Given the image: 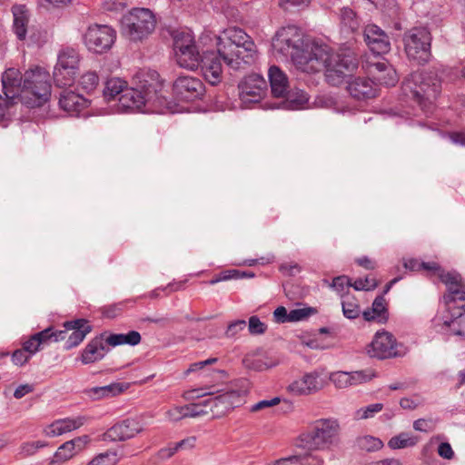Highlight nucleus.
<instances>
[{
  "instance_id": "nucleus-1",
  "label": "nucleus",
  "mask_w": 465,
  "mask_h": 465,
  "mask_svg": "<svg viewBox=\"0 0 465 465\" xmlns=\"http://www.w3.org/2000/svg\"><path fill=\"white\" fill-rule=\"evenodd\" d=\"M274 55L291 59L296 69L304 73L325 70L326 81L339 85L356 69L357 62L351 54H336L322 41H304L302 31L295 25L280 28L272 39Z\"/></svg>"
},
{
  "instance_id": "nucleus-2",
  "label": "nucleus",
  "mask_w": 465,
  "mask_h": 465,
  "mask_svg": "<svg viewBox=\"0 0 465 465\" xmlns=\"http://www.w3.org/2000/svg\"><path fill=\"white\" fill-rule=\"evenodd\" d=\"M217 51H203L200 61L204 79L215 85L222 81L223 63L232 70H239L252 64L256 56V45L243 30L229 27L221 35H214Z\"/></svg>"
},
{
  "instance_id": "nucleus-3",
  "label": "nucleus",
  "mask_w": 465,
  "mask_h": 465,
  "mask_svg": "<svg viewBox=\"0 0 465 465\" xmlns=\"http://www.w3.org/2000/svg\"><path fill=\"white\" fill-rule=\"evenodd\" d=\"M140 85L136 88H125L115 104L117 113L144 112L162 113L168 102L163 84L156 71L142 73Z\"/></svg>"
},
{
  "instance_id": "nucleus-4",
  "label": "nucleus",
  "mask_w": 465,
  "mask_h": 465,
  "mask_svg": "<svg viewBox=\"0 0 465 465\" xmlns=\"http://www.w3.org/2000/svg\"><path fill=\"white\" fill-rule=\"evenodd\" d=\"M440 90V79L433 71L412 73L402 84L404 95L412 99L425 114L432 112Z\"/></svg>"
},
{
  "instance_id": "nucleus-5",
  "label": "nucleus",
  "mask_w": 465,
  "mask_h": 465,
  "mask_svg": "<svg viewBox=\"0 0 465 465\" xmlns=\"http://www.w3.org/2000/svg\"><path fill=\"white\" fill-rule=\"evenodd\" d=\"M341 427L337 420L320 419L300 436L298 447L312 450H329L340 443Z\"/></svg>"
},
{
  "instance_id": "nucleus-6",
  "label": "nucleus",
  "mask_w": 465,
  "mask_h": 465,
  "mask_svg": "<svg viewBox=\"0 0 465 465\" xmlns=\"http://www.w3.org/2000/svg\"><path fill=\"white\" fill-rule=\"evenodd\" d=\"M121 34L132 43H142L154 31L156 17L152 10L134 7L121 18Z\"/></svg>"
},
{
  "instance_id": "nucleus-7",
  "label": "nucleus",
  "mask_w": 465,
  "mask_h": 465,
  "mask_svg": "<svg viewBox=\"0 0 465 465\" xmlns=\"http://www.w3.org/2000/svg\"><path fill=\"white\" fill-rule=\"evenodd\" d=\"M23 89L25 95L31 94L33 96L32 101L27 102L29 106L42 105L51 95L49 73L41 67L26 71L24 75Z\"/></svg>"
},
{
  "instance_id": "nucleus-8",
  "label": "nucleus",
  "mask_w": 465,
  "mask_h": 465,
  "mask_svg": "<svg viewBox=\"0 0 465 465\" xmlns=\"http://www.w3.org/2000/svg\"><path fill=\"white\" fill-rule=\"evenodd\" d=\"M430 31L426 27H414L404 34L405 53L410 60L418 64L426 63L430 56Z\"/></svg>"
},
{
  "instance_id": "nucleus-9",
  "label": "nucleus",
  "mask_w": 465,
  "mask_h": 465,
  "mask_svg": "<svg viewBox=\"0 0 465 465\" xmlns=\"http://www.w3.org/2000/svg\"><path fill=\"white\" fill-rule=\"evenodd\" d=\"M203 396H208L205 399V403L215 418L224 416L241 403L240 394L234 391H226L217 396H211V392H207L203 389H195L184 393L186 400L200 399Z\"/></svg>"
},
{
  "instance_id": "nucleus-10",
  "label": "nucleus",
  "mask_w": 465,
  "mask_h": 465,
  "mask_svg": "<svg viewBox=\"0 0 465 465\" xmlns=\"http://www.w3.org/2000/svg\"><path fill=\"white\" fill-rule=\"evenodd\" d=\"M440 281L447 286L448 293L443 296V301L452 320L465 314V304L456 305L457 301H465V288L461 276L457 272H448L440 274Z\"/></svg>"
},
{
  "instance_id": "nucleus-11",
  "label": "nucleus",
  "mask_w": 465,
  "mask_h": 465,
  "mask_svg": "<svg viewBox=\"0 0 465 465\" xmlns=\"http://www.w3.org/2000/svg\"><path fill=\"white\" fill-rule=\"evenodd\" d=\"M116 40V31L110 25L94 24L83 35L86 48L94 54H103L112 48Z\"/></svg>"
},
{
  "instance_id": "nucleus-12",
  "label": "nucleus",
  "mask_w": 465,
  "mask_h": 465,
  "mask_svg": "<svg viewBox=\"0 0 465 465\" xmlns=\"http://www.w3.org/2000/svg\"><path fill=\"white\" fill-rule=\"evenodd\" d=\"M400 347L402 349L401 345ZM368 354L371 357L382 360L401 356L404 351L399 350V344L391 333L382 331L376 332L369 346Z\"/></svg>"
},
{
  "instance_id": "nucleus-13",
  "label": "nucleus",
  "mask_w": 465,
  "mask_h": 465,
  "mask_svg": "<svg viewBox=\"0 0 465 465\" xmlns=\"http://www.w3.org/2000/svg\"><path fill=\"white\" fill-rule=\"evenodd\" d=\"M266 83L258 74L244 77L239 84V98L243 107L259 103L263 97Z\"/></svg>"
},
{
  "instance_id": "nucleus-14",
  "label": "nucleus",
  "mask_w": 465,
  "mask_h": 465,
  "mask_svg": "<svg viewBox=\"0 0 465 465\" xmlns=\"http://www.w3.org/2000/svg\"><path fill=\"white\" fill-rule=\"evenodd\" d=\"M146 423L138 418L126 419L113 425L104 435V440L124 441L141 433Z\"/></svg>"
},
{
  "instance_id": "nucleus-15",
  "label": "nucleus",
  "mask_w": 465,
  "mask_h": 465,
  "mask_svg": "<svg viewBox=\"0 0 465 465\" xmlns=\"http://www.w3.org/2000/svg\"><path fill=\"white\" fill-rule=\"evenodd\" d=\"M173 91L179 98L191 101L201 98L205 88L199 78L181 75L173 83Z\"/></svg>"
},
{
  "instance_id": "nucleus-16",
  "label": "nucleus",
  "mask_w": 465,
  "mask_h": 465,
  "mask_svg": "<svg viewBox=\"0 0 465 465\" xmlns=\"http://www.w3.org/2000/svg\"><path fill=\"white\" fill-rule=\"evenodd\" d=\"M322 371L319 370L305 373L302 377L293 381L288 391L293 395H308L318 391L323 386Z\"/></svg>"
},
{
  "instance_id": "nucleus-17",
  "label": "nucleus",
  "mask_w": 465,
  "mask_h": 465,
  "mask_svg": "<svg viewBox=\"0 0 465 465\" xmlns=\"http://www.w3.org/2000/svg\"><path fill=\"white\" fill-rule=\"evenodd\" d=\"M364 40L374 54H384L391 50L390 37L376 25H368L365 27Z\"/></svg>"
},
{
  "instance_id": "nucleus-18",
  "label": "nucleus",
  "mask_w": 465,
  "mask_h": 465,
  "mask_svg": "<svg viewBox=\"0 0 465 465\" xmlns=\"http://www.w3.org/2000/svg\"><path fill=\"white\" fill-rule=\"evenodd\" d=\"M89 104V99L72 90L64 89L60 94L59 106L71 116H78Z\"/></svg>"
},
{
  "instance_id": "nucleus-19",
  "label": "nucleus",
  "mask_w": 465,
  "mask_h": 465,
  "mask_svg": "<svg viewBox=\"0 0 465 465\" xmlns=\"http://www.w3.org/2000/svg\"><path fill=\"white\" fill-rule=\"evenodd\" d=\"M23 80L21 73L15 68H8L2 75V85L5 95L9 100H14L19 96L25 98V90L23 89Z\"/></svg>"
},
{
  "instance_id": "nucleus-20",
  "label": "nucleus",
  "mask_w": 465,
  "mask_h": 465,
  "mask_svg": "<svg viewBox=\"0 0 465 465\" xmlns=\"http://www.w3.org/2000/svg\"><path fill=\"white\" fill-rule=\"evenodd\" d=\"M85 420L84 416L56 420L44 430V433L51 438L60 436L80 428Z\"/></svg>"
},
{
  "instance_id": "nucleus-21",
  "label": "nucleus",
  "mask_w": 465,
  "mask_h": 465,
  "mask_svg": "<svg viewBox=\"0 0 465 465\" xmlns=\"http://www.w3.org/2000/svg\"><path fill=\"white\" fill-rule=\"evenodd\" d=\"M66 330L72 331V333L68 336L65 348L72 349L79 345L86 334L91 331V326L88 322L84 319H78L72 322H66L64 324Z\"/></svg>"
},
{
  "instance_id": "nucleus-22",
  "label": "nucleus",
  "mask_w": 465,
  "mask_h": 465,
  "mask_svg": "<svg viewBox=\"0 0 465 465\" xmlns=\"http://www.w3.org/2000/svg\"><path fill=\"white\" fill-rule=\"evenodd\" d=\"M347 90L355 99H370L375 96L376 90L373 82L364 77H355L347 81Z\"/></svg>"
},
{
  "instance_id": "nucleus-23",
  "label": "nucleus",
  "mask_w": 465,
  "mask_h": 465,
  "mask_svg": "<svg viewBox=\"0 0 465 465\" xmlns=\"http://www.w3.org/2000/svg\"><path fill=\"white\" fill-rule=\"evenodd\" d=\"M109 348L104 342L103 336L95 337L91 340L82 352V362L84 364L92 363L102 360L108 352Z\"/></svg>"
},
{
  "instance_id": "nucleus-24",
  "label": "nucleus",
  "mask_w": 465,
  "mask_h": 465,
  "mask_svg": "<svg viewBox=\"0 0 465 465\" xmlns=\"http://www.w3.org/2000/svg\"><path fill=\"white\" fill-rule=\"evenodd\" d=\"M371 73L380 84L386 86H393L399 80L395 69L388 62L374 63Z\"/></svg>"
},
{
  "instance_id": "nucleus-25",
  "label": "nucleus",
  "mask_w": 465,
  "mask_h": 465,
  "mask_svg": "<svg viewBox=\"0 0 465 465\" xmlns=\"http://www.w3.org/2000/svg\"><path fill=\"white\" fill-rule=\"evenodd\" d=\"M272 94L275 97H285L289 89L288 77L278 66L272 65L268 72Z\"/></svg>"
},
{
  "instance_id": "nucleus-26",
  "label": "nucleus",
  "mask_w": 465,
  "mask_h": 465,
  "mask_svg": "<svg viewBox=\"0 0 465 465\" xmlns=\"http://www.w3.org/2000/svg\"><path fill=\"white\" fill-rule=\"evenodd\" d=\"M286 98L279 104H273L270 106L266 105L269 109H284V110H300L304 108L308 102L307 94L302 91L297 90L288 92L285 94Z\"/></svg>"
},
{
  "instance_id": "nucleus-27",
  "label": "nucleus",
  "mask_w": 465,
  "mask_h": 465,
  "mask_svg": "<svg viewBox=\"0 0 465 465\" xmlns=\"http://www.w3.org/2000/svg\"><path fill=\"white\" fill-rule=\"evenodd\" d=\"M14 16L13 31L19 40H25L29 21L28 10L23 5H14L12 8Z\"/></svg>"
},
{
  "instance_id": "nucleus-28",
  "label": "nucleus",
  "mask_w": 465,
  "mask_h": 465,
  "mask_svg": "<svg viewBox=\"0 0 465 465\" xmlns=\"http://www.w3.org/2000/svg\"><path fill=\"white\" fill-rule=\"evenodd\" d=\"M174 54L180 67L194 70L200 65L202 55L196 45L183 51H177Z\"/></svg>"
},
{
  "instance_id": "nucleus-29",
  "label": "nucleus",
  "mask_w": 465,
  "mask_h": 465,
  "mask_svg": "<svg viewBox=\"0 0 465 465\" xmlns=\"http://www.w3.org/2000/svg\"><path fill=\"white\" fill-rule=\"evenodd\" d=\"M79 68V54L72 48L62 50L57 57V63L54 69L76 70Z\"/></svg>"
},
{
  "instance_id": "nucleus-30",
  "label": "nucleus",
  "mask_w": 465,
  "mask_h": 465,
  "mask_svg": "<svg viewBox=\"0 0 465 465\" xmlns=\"http://www.w3.org/2000/svg\"><path fill=\"white\" fill-rule=\"evenodd\" d=\"M362 316L368 322L373 320L385 321L387 319V309L383 295L377 296L372 302L371 310L364 311Z\"/></svg>"
},
{
  "instance_id": "nucleus-31",
  "label": "nucleus",
  "mask_w": 465,
  "mask_h": 465,
  "mask_svg": "<svg viewBox=\"0 0 465 465\" xmlns=\"http://www.w3.org/2000/svg\"><path fill=\"white\" fill-rule=\"evenodd\" d=\"M403 266L407 270L410 271H420L421 269L430 272L431 273L437 275L440 280V274L446 273L444 270H442L440 265L435 262H419L416 259H407L403 262Z\"/></svg>"
},
{
  "instance_id": "nucleus-32",
  "label": "nucleus",
  "mask_w": 465,
  "mask_h": 465,
  "mask_svg": "<svg viewBox=\"0 0 465 465\" xmlns=\"http://www.w3.org/2000/svg\"><path fill=\"white\" fill-rule=\"evenodd\" d=\"M124 391L123 385L120 383H111L109 385L94 387L88 391V395L93 400L112 397L121 393Z\"/></svg>"
},
{
  "instance_id": "nucleus-33",
  "label": "nucleus",
  "mask_w": 465,
  "mask_h": 465,
  "mask_svg": "<svg viewBox=\"0 0 465 465\" xmlns=\"http://www.w3.org/2000/svg\"><path fill=\"white\" fill-rule=\"evenodd\" d=\"M125 82L120 78H111L106 82L104 90V99L108 102L114 100L116 96H121L125 90Z\"/></svg>"
},
{
  "instance_id": "nucleus-34",
  "label": "nucleus",
  "mask_w": 465,
  "mask_h": 465,
  "mask_svg": "<svg viewBox=\"0 0 465 465\" xmlns=\"http://www.w3.org/2000/svg\"><path fill=\"white\" fill-rule=\"evenodd\" d=\"M418 442V438L412 436L409 432H401L392 438L388 442V446L391 450L404 449L415 446Z\"/></svg>"
},
{
  "instance_id": "nucleus-35",
  "label": "nucleus",
  "mask_w": 465,
  "mask_h": 465,
  "mask_svg": "<svg viewBox=\"0 0 465 465\" xmlns=\"http://www.w3.org/2000/svg\"><path fill=\"white\" fill-rule=\"evenodd\" d=\"M76 70L54 69V81L60 88L71 87L74 82Z\"/></svg>"
},
{
  "instance_id": "nucleus-36",
  "label": "nucleus",
  "mask_w": 465,
  "mask_h": 465,
  "mask_svg": "<svg viewBox=\"0 0 465 465\" xmlns=\"http://www.w3.org/2000/svg\"><path fill=\"white\" fill-rule=\"evenodd\" d=\"M75 455L74 447H72L71 442L66 441L64 444H62L55 453L54 454L53 458L51 459L50 465H58L61 464L71 458H73Z\"/></svg>"
},
{
  "instance_id": "nucleus-37",
  "label": "nucleus",
  "mask_w": 465,
  "mask_h": 465,
  "mask_svg": "<svg viewBox=\"0 0 465 465\" xmlns=\"http://www.w3.org/2000/svg\"><path fill=\"white\" fill-rule=\"evenodd\" d=\"M195 46L194 39L191 32L182 31L177 32L173 36V50L174 53L177 51H183L188 48Z\"/></svg>"
},
{
  "instance_id": "nucleus-38",
  "label": "nucleus",
  "mask_w": 465,
  "mask_h": 465,
  "mask_svg": "<svg viewBox=\"0 0 465 465\" xmlns=\"http://www.w3.org/2000/svg\"><path fill=\"white\" fill-rule=\"evenodd\" d=\"M357 445L363 450L372 452L381 450L383 447V442L377 437L365 435L357 439Z\"/></svg>"
},
{
  "instance_id": "nucleus-39",
  "label": "nucleus",
  "mask_w": 465,
  "mask_h": 465,
  "mask_svg": "<svg viewBox=\"0 0 465 465\" xmlns=\"http://www.w3.org/2000/svg\"><path fill=\"white\" fill-rule=\"evenodd\" d=\"M341 22L350 31L353 32L359 28L360 22L354 11L349 7L341 10Z\"/></svg>"
},
{
  "instance_id": "nucleus-40",
  "label": "nucleus",
  "mask_w": 465,
  "mask_h": 465,
  "mask_svg": "<svg viewBox=\"0 0 465 465\" xmlns=\"http://www.w3.org/2000/svg\"><path fill=\"white\" fill-rule=\"evenodd\" d=\"M350 386H356L371 381L375 377V372L371 370L348 371Z\"/></svg>"
},
{
  "instance_id": "nucleus-41",
  "label": "nucleus",
  "mask_w": 465,
  "mask_h": 465,
  "mask_svg": "<svg viewBox=\"0 0 465 465\" xmlns=\"http://www.w3.org/2000/svg\"><path fill=\"white\" fill-rule=\"evenodd\" d=\"M99 78L95 72L84 74L79 80V86L86 94L92 93L98 85Z\"/></svg>"
},
{
  "instance_id": "nucleus-42",
  "label": "nucleus",
  "mask_w": 465,
  "mask_h": 465,
  "mask_svg": "<svg viewBox=\"0 0 465 465\" xmlns=\"http://www.w3.org/2000/svg\"><path fill=\"white\" fill-rule=\"evenodd\" d=\"M342 313L348 319H356L361 313L360 306L355 298H347L341 302Z\"/></svg>"
},
{
  "instance_id": "nucleus-43",
  "label": "nucleus",
  "mask_w": 465,
  "mask_h": 465,
  "mask_svg": "<svg viewBox=\"0 0 465 465\" xmlns=\"http://www.w3.org/2000/svg\"><path fill=\"white\" fill-rule=\"evenodd\" d=\"M383 409V404L381 403H373L365 407H361L355 411L354 418L356 420H367L373 418L377 413L381 411Z\"/></svg>"
},
{
  "instance_id": "nucleus-44",
  "label": "nucleus",
  "mask_w": 465,
  "mask_h": 465,
  "mask_svg": "<svg viewBox=\"0 0 465 465\" xmlns=\"http://www.w3.org/2000/svg\"><path fill=\"white\" fill-rule=\"evenodd\" d=\"M118 462L115 451L108 450L94 457L87 465H115Z\"/></svg>"
},
{
  "instance_id": "nucleus-45",
  "label": "nucleus",
  "mask_w": 465,
  "mask_h": 465,
  "mask_svg": "<svg viewBox=\"0 0 465 465\" xmlns=\"http://www.w3.org/2000/svg\"><path fill=\"white\" fill-rule=\"evenodd\" d=\"M328 285L341 297H343L345 292L348 291L350 287H351V282L348 276L341 275L335 277L331 283H328Z\"/></svg>"
},
{
  "instance_id": "nucleus-46",
  "label": "nucleus",
  "mask_w": 465,
  "mask_h": 465,
  "mask_svg": "<svg viewBox=\"0 0 465 465\" xmlns=\"http://www.w3.org/2000/svg\"><path fill=\"white\" fill-rule=\"evenodd\" d=\"M316 313L317 310L313 307L293 309L289 312V322H301Z\"/></svg>"
},
{
  "instance_id": "nucleus-47",
  "label": "nucleus",
  "mask_w": 465,
  "mask_h": 465,
  "mask_svg": "<svg viewBox=\"0 0 465 465\" xmlns=\"http://www.w3.org/2000/svg\"><path fill=\"white\" fill-rule=\"evenodd\" d=\"M184 409H188L185 412L187 417L191 418L205 415L209 412L208 405L205 403V399L195 403L184 405Z\"/></svg>"
},
{
  "instance_id": "nucleus-48",
  "label": "nucleus",
  "mask_w": 465,
  "mask_h": 465,
  "mask_svg": "<svg viewBox=\"0 0 465 465\" xmlns=\"http://www.w3.org/2000/svg\"><path fill=\"white\" fill-rule=\"evenodd\" d=\"M243 364L246 368L262 371L273 366L272 363L266 362L263 359H255L252 355H246L243 359Z\"/></svg>"
},
{
  "instance_id": "nucleus-49",
  "label": "nucleus",
  "mask_w": 465,
  "mask_h": 465,
  "mask_svg": "<svg viewBox=\"0 0 465 465\" xmlns=\"http://www.w3.org/2000/svg\"><path fill=\"white\" fill-rule=\"evenodd\" d=\"M329 379L336 388L344 389L350 387L348 371H333L330 373Z\"/></svg>"
},
{
  "instance_id": "nucleus-50",
  "label": "nucleus",
  "mask_w": 465,
  "mask_h": 465,
  "mask_svg": "<svg viewBox=\"0 0 465 465\" xmlns=\"http://www.w3.org/2000/svg\"><path fill=\"white\" fill-rule=\"evenodd\" d=\"M267 330V325L262 322L258 316H251L248 322V331L252 335L263 334Z\"/></svg>"
},
{
  "instance_id": "nucleus-51",
  "label": "nucleus",
  "mask_w": 465,
  "mask_h": 465,
  "mask_svg": "<svg viewBox=\"0 0 465 465\" xmlns=\"http://www.w3.org/2000/svg\"><path fill=\"white\" fill-rule=\"evenodd\" d=\"M351 287L356 291H371L377 287V282L375 279L369 277L357 279L353 283H351Z\"/></svg>"
},
{
  "instance_id": "nucleus-52",
  "label": "nucleus",
  "mask_w": 465,
  "mask_h": 465,
  "mask_svg": "<svg viewBox=\"0 0 465 465\" xmlns=\"http://www.w3.org/2000/svg\"><path fill=\"white\" fill-rule=\"evenodd\" d=\"M303 454L291 455L278 459L274 461L268 463L267 465H302Z\"/></svg>"
},
{
  "instance_id": "nucleus-53",
  "label": "nucleus",
  "mask_w": 465,
  "mask_h": 465,
  "mask_svg": "<svg viewBox=\"0 0 465 465\" xmlns=\"http://www.w3.org/2000/svg\"><path fill=\"white\" fill-rule=\"evenodd\" d=\"M311 0H279V5L286 11L292 8H304L309 5Z\"/></svg>"
},
{
  "instance_id": "nucleus-54",
  "label": "nucleus",
  "mask_w": 465,
  "mask_h": 465,
  "mask_svg": "<svg viewBox=\"0 0 465 465\" xmlns=\"http://www.w3.org/2000/svg\"><path fill=\"white\" fill-rule=\"evenodd\" d=\"M184 406H176L166 411V417L171 421H178L183 418H187Z\"/></svg>"
},
{
  "instance_id": "nucleus-55",
  "label": "nucleus",
  "mask_w": 465,
  "mask_h": 465,
  "mask_svg": "<svg viewBox=\"0 0 465 465\" xmlns=\"http://www.w3.org/2000/svg\"><path fill=\"white\" fill-rule=\"evenodd\" d=\"M246 327V322L244 320H237L231 322L226 330V336L228 338L235 337L240 331L244 330Z\"/></svg>"
},
{
  "instance_id": "nucleus-56",
  "label": "nucleus",
  "mask_w": 465,
  "mask_h": 465,
  "mask_svg": "<svg viewBox=\"0 0 465 465\" xmlns=\"http://www.w3.org/2000/svg\"><path fill=\"white\" fill-rule=\"evenodd\" d=\"M279 270L284 275L294 276L302 271V268L297 262H291L282 263Z\"/></svg>"
},
{
  "instance_id": "nucleus-57",
  "label": "nucleus",
  "mask_w": 465,
  "mask_h": 465,
  "mask_svg": "<svg viewBox=\"0 0 465 465\" xmlns=\"http://www.w3.org/2000/svg\"><path fill=\"white\" fill-rule=\"evenodd\" d=\"M41 345L40 341L33 335L29 340L24 342L23 350L31 356L39 351Z\"/></svg>"
},
{
  "instance_id": "nucleus-58",
  "label": "nucleus",
  "mask_w": 465,
  "mask_h": 465,
  "mask_svg": "<svg viewBox=\"0 0 465 465\" xmlns=\"http://www.w3.org/2000/svg\"><path fill=\"white\" fill-rule=\"evenodd\" d=\"M216 361H217L216 358H209V359H207L205 361H197V362L192 363L189 366V368L187 369V371H185V374H189L191 372H196V371H202L206 366L211 365V364H213V363H214Z\"/></svg>"
},
{
  "instance_id": "nucleus-59",
  "label": "nucleus",
  "mask_w": 465,
  "mask_h": 465,
  "mask_svg": "<svg viewBox=\"0 0 465 465\" xmlns=\"http://www.w3.org/2000/svg\"><path fill=\"white\" fill-rule=\"evenodd\" d=\"M141 341V335L136 331H131L127 333H123V345L128 344L131 346H135L139 344Z\"/></svg>"
},
{
  "instance_id": "nucleus-60",
  "label": "nucleus",
  "mask_w": 465,
  "mask_h": 465,
  "mask_svg": "<svg viewBox=\"0 0 465 465\" xmlns=\"http://www.w3.org/2000/svg\"><path fill=\"white\" fill-rule=\"evenodd\" d=\"M281 402V399L279 397H274L271 400H262L254 405L252 406V411H258L260 410L275 406Z\"/></svg>"
},
{
  "instance_id": "nucleus-61",
  "label": "nucleus",
  "mask_w": 465,
  "mask_h": 465,
  "mask_svg": "<svg viewBox=\"0 0 465 465\" xmlns=\"http://www.w3.org/2000/svg\"><path fill=\"white\" fill-rule=\"evenodd\" d=\"M302 465H324V460L320 455L308 452L303 454Z\"/></svg>"
},
{
  "instance_id": "nucleus-62",
  "label": "nucleus",
  "mask_w": 465,
  "mask_h": 465,
  "mask_svg": "<svg viewBox=\"0 0 465 465\" xmlns=\"http://www.w3.org/2000/svg\"><path fill=\"white\" fill-rule=\"evenodd\" d=\"M289 312L283 306L277 307L273 312V318L277 323L289 322Z\"/></svg>"
},
{
  "instance_id": "nucleus-63",
  "label": "nucleus",
  "mask_w": 465,
  "mask_h": 465,
  "mask_svg": "<svg viewBox=\"0 0 465 465\" xmlns=\"http://www.w3.org/2000/svg\"><path fill=\"white\" fill-rule=\"evenodd\" d=\"M438 454L446 460H451L454 457V451L448 442H442L438 447Z\"/></svg>"
},
{
  "instance_id": "nucleus-64",
  "label": "nucleus",
  "mask_w": 465,
  "mask_h": 465,
  "mask_svg": "<svg viewBox=\"0 0 465 465\" xmlns=\"http://www.w3.org/2000/svg\"><path fill=\"white\" fill-rule=\"evenodd\" d=\"M30 356L21 349L16 350L12 355V361L16 365H23L29 360Z\"/></svg>"
}]
</instances>
